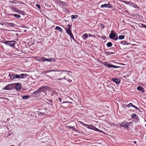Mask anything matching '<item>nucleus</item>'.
<instances>
[{
    "label": "nucleus",
    "instance_id": "nucleus-7",
    "mask_svg": "<svg viewBox=\"0 0 146 146\" xmlns=\"http://www.w3.org/2000/svg\"><path fill=\"white\" fill-rule=\"evenodd\" d=\"M130 123L126 122H123L121 124V126L125 128H128L129 127Z\"/></svg>",
    "mask_w": 146,
    "mask_h": 146
},
{
    "label": "nucleus",
    "instance_id": "nucleus-46",
    "mask_svg": "<svg viewBox=\"0 0 146 146\" xmlns=\"http://www.w3.org/2000/svg\"><path fill=\"white\" fill-rule=\"evenodd\" d=\"M133 7H134L135 8H137V5L136 4H135L133 3Z\"/></svg>",
    "mask_w": 146,
    "mask_h": 146
},
{
    "label": "nucleus",
    "instance_id": "nucleus-21",
    "mask_svg": "<svg viewBox=\"0 0 146 146\" xmlns=\"http://www.w3.org/2000/svg\"><path fill=\"white\" fill-rule=\"evenodd\" d=\"M29 98V95H24L22 96V98L23 99L26 100Z\"/></svg>",
    "mask_w": 146,
    "mask_h": 146
},
{
    "label": "nucleus",
    "instance_id": "nucleus-17",
    "mask_svg": "<svg viewBox=\"0 0 146 146\" xmlns=\"http://www.w3.org/2000/svg\"><path fill=\"white\" fill-rule=\"evenodd\" d=\"M112 80L115 82L117 84H118L120 83L119 80L117 79L113 78Z\"/></svg>",
    "mask_w": 146,
    "mask_h": 146
},
{
    "label": "nucleus",
    "instance_id": "nucleus-52",
    "mask_svg": "<svg viewBox=\"0 0 146 146\" xmlns=\"http://www.w3.org/2000/svg\"><path fill=\"white\" fill-rule=\"evenodd\" d=\"M52 61H53V62H55V59H53L52 58Z\"/></svg>",
    "mask_w": 146,
    "mask_h": 146
},
{
    "label": "nucleus",
    "instance_id": "nucleus-55",
    "mask_svg": "<svg viewBox=\"0 0 146 146\" xmlns=\"http://www.w3.org/2000/svg\"><path fill=\"white\" fill-rule=\"evenodd\" d=\"M136 142L135 141H134V143H136Z\"/></svg>",
    "mask_w": 146,
    "mask_h": 146
},
{
    "label": "nucleus",
    "instance_id": "nucleus-22",
    "mask_svg": "<svg viewBox=\"0 0 146 146\" xmlns=\"http://www.w3.org/2000/svg\"><path fill=\"white\" fill-rule=\"evenodd\" d=\"M56 30H58L59 32H62V29L58 26H56L55 28Z\"/></svg>",
    "mask_w": 146,
    "mask_h": 146
},
{
    "label": "nucleus",
    "instance_id": "nucleus-4",
    "mask_svg": "<svg viewBox=\"0 0 146 146\" xmlns=\"http://www.w3.org/2000/svg\"><path fill=\"white\" fill-rule=\"evenodd\" d=\"M4 43L6 45L10 46L13 48L15 47V44L16 43V41L14 40L13 41H7L5 40Z\"/></svg>",
    "mask_w": 146,
    "mask_h": 146
},
{
    "label": "nucleus",
    "instance_id": "nucleus-19",
    "mask_svg": "<svg viewBox=\"0 0 146 146\" xmlns=\"http://www.w3.org/2000/svg\"><path fill=\"white\" fill-rule=\"evenodd\" d=\"M51 72V70H46L42 72V74H46L48 72Z\"/></svg>",
    "mask_w": 146,
    "mask_h": 146
},
{
    "label": "nucleus",
    "instance_id": "nucleus-31",
    "mask_svg": "<svg viewBox=\"0 0 146 146\" xmlns=\"http://www.w3.org/2000/svg\"><path fill=\"white\" fill-rule=\"evenodd\" d=\"M67 127L69 129H75V127H74V126H67Z\"/></svg>",
    "mask_w": 146,
    "mask_h": 146
},
{
    "label": "nucleus",
    "instance_id": "nucleus-29",
    "mask_svg": "<svg viewBox=\"0 0 146 146\" xmlns=\"http://www.w3.org/2000/svg\"><path fill=\"white\" fill-rule=\"evenodd\" d=\"M124 36L123 35H120L119 36V39H123L124 38Z\"/></svg>",
    "mask_w": 146,
    "mask_h": 146
},
{
    "label": "nucleus",
    "instance_id": "nucleus-42",
    "mask_svg": "<svg viewBox=\"0 0 146 146\" xmlns=\"http://www.w3.org/2000/svg\"><path fill=\"white\" fill-rule=\"evenodd\" d=\"M141 25L142 27H143L146 29V25H145L143 24H141Z\"/></svg>",
    "mask_w": 146,
    "mask_h": 146
},
{
    "label": "nucleus",
    "instance_id": "nucleus-16",
    "mask_svg": "<svg viewBox=\"0 0 146 146\" xmlns=\"http://www.w3.org/2000/svg\"><path fill=\"white\" fill-rule=\"evenodd\" d=\"M121 43L122 44L128 45L130 44L128 42L126 41H122L121 42Z\"/></svg>",
    "mask_w": 146,
    "mask_h": 146
},
{
    "label": "nucleus",
    "instance_id": "nucleus-44",
    "mask_svg": "<svg viewBox=\"0 0 146 146\" xmlns=\"http://www.w3.org/2000/svg\"><path fill=\"white\" fill-rule=\"evenodd\" d=\"M62 72H68L69 73H70V72H71V71H68V70H62Z\"/></svg>",
    "mask_w": 146,
    "mask_h": 146
},
{
    "label": "nucleus",
    "instance_id": "nucleus-6",
    "mask_svg": "<svg viewBox=\"0 0 146 146\" xmlns=\"http://www.w3.org/2000/svg\"><path fill=\"white\" fill-rule=\"evenodd\" d=\"M88 129H91L94 130L96 131H100L101 132H103V131L99 129L98 128H96L94 125H88Z\"/></svg>",
    "mask_w": 146,
    "mask_h": 146
},
{
    "label": "nucleus",
    "instance_id": "nucleus-18",
    "mask_svg": "<svg viewBox=\"0 0 146 146\" xmlns=\"http://www.w3.org/2000/svg\"><path fill=\"white\" fill-rule=\"evenodd\" d=\"M10 15H13L15 17H16V18H20L21 17V16L20 15H18V14H10Z\"/></svg>",
    "mask_w": 146,
    "mask_h": 146
},
{
    "label": "nucleus",
    "instance_id": "nucleus-39",
    "mask_svg": "<svg viewBox=\"0 0 146 146\" xmlns=\"http://www.w3.org/2000/svg\"><path fill=\"white\" fill-rule=\"evenodd\" d=\"M15 78H20L19 75L17 74H15Z\"/></svg>",
    "mask_w": 146,
    "mask_h": 146
},
{
    "label": "nucleus",
    "instance_id": "nucleus-11",
    "mask_svg": "<svg viewBox=\"0 0 146 146\" xmlns=\"http://www.w3.org/2000/svg\"><path fill=\"white\" fill-rule=\"evenodd\" d=\"M9 76L10 78V79L13 80L15 78V74H9Z\"/></svg>",
    "mask_w": 146,
    "mask_h": 146
},
{
    "label": "nucleus",
    "instance_id": "nucleus-51",
    "mask_svg": "<svg viewBox=\"0 0 146 146\" xmlns=\"http://www.w3.org/2000/svg\"><path fill=\"white\" fill-rule=\"evenodd\" d=\"M80 123L81 124H83V125H85V124H84L83 122H81L80 121Z\"/></svg>",
    "mask_w": 146,
    "mask_h": 146
},
{
    "label": "nucleus",
    "instance_id": "nucleus-25",
    "mask_svg": "<svg viewBox=\"0 0 146 146\" xmlns=\"http://www.w3.org/2000/svg\"><path fill=\"white\" fill-rule=\"evenodd\" d=\"M104 65L106 66L107 67H110L111 64H108V63L105 62L104 64Z\"/></svg>",
    "mask_w": 146,
    "mask_h": 146
},
{
    "label": "nucleus",
    "instance_id": "nucleus-57",
    "mask_svg": "<svg viewBox=\"0 0 146 146\" xmlns=\"http://www.w3.org/2000/svg\"><path fill=\"white\" fill-rule=\"evenodd\" d=\"M145 126H146V124H145Z\"/></svg>",
    "mask_w": 146,
    "mask_h": 146
},
{
    "label": "nucleus",
    "instance_id": "nucleus-32",
    "mask_svg": "<svg viewBox=\"0 0 146 146\" xmlns=\"http://www.w3.org/2000/svg\"><path fill=\"white\" fill-rule=\"evenodd\" d=\"M128 4L129 5H131L132 7H133V3L131 2H128Z\"/></svg>",
    "mask_w": 146,
    "mask_h": 146
},
{
    "label": "nucleus",
    "instance_id": "nucleus-5",
    "mask_svg": "<svg viewBox=\"0 0 146 146\" xmlns=\"http://www.w3.org/2000/svg\"><path fill=\"white\" fill-rule=\"evenodd\" d=\"M14 87V83L9 84L6 85L5 87H3L2 89L3 90H11Z\"/></svg>",
    "mask_w": 146,
    "mask_h": 146
},
{
    "label": "nucleus",
    "instance_id": "nucleus-41",
    "mask_svg": "<svg viewBox=\"0 0 146 146\" xmlns=\"http://www.w3.org/2000/svg\"><path fill=\"white\" fill-rule=\"evenodd\" d=\"M52 60V58H48V61L49 62H51Z\"/></svg>",
    "mask_w": 146,
    "mask_h": 146
},
{
    "label": "nucleus",
    "instance_id": "nucleus-12",
    "mask_svg": "<svg viewBox=\"0 0 146 146\" xmlns=\"http://www.w3.org/2000/svg\"><path fill=\"white\" fill-rule=\"evenodd\" d=\"M11 9L13 10V11H15L19 13H21V12L22 11H21L20 10L17 9L13 7H11Z\"/></svg>",
    "mask_w": 146,
    "mask_h": 146
},
{
    "label": "nucleus",
    "instance_id": "nucleus-30",
    "mask_svg": "<svg viewBox=\"0 0 146 146\" xmlns=\"http://www.w3.org/2000/svg\"><path fill=\"white\" fill-rule=\"evenodd\" d=\"M137 116L136 114L135 113L131 115V117L133 119L135 118Z\"/></svg>",
    "mask_w": 146,
    "mask_h": 146
},
{
    "label": "nucleus",
    "instance_id": "nucleus-54",
    "mask_svg": "<svg viewBox=\"0 0 146 146\" xmlns=\"http://www.w3.org/2000/svg\"><path fill=\"white\" fill-rule=\"evenodd\" d=\"M24 32H26V30H24Z\"/></svg>",
    "mask_w": 146,
    "mask_h": 146
},
{
    "label": "nucleus",
    "instance_id": "nucleus-50",
    "mask_svg": "<svg viewBox=\"0 0 146 146\" xmlns=\"http://www.w3.org/2000/svg\"><path fill=\"white\" fill-rule=\"evenodd\" d=\"M63 79V78H61L57 79V80H62Z\"/></svg>",
    "mask_w": 146,
    "mask_h": 146
},
{
    "label": "nucleus",
    "instance_id": "nucleus-26",
    "mask_svg": "<svg viewBox=\"0 0 146 146\" xmlns=\"http://www.w3.org/2000/svg\"><path fill=\"white\" fill-rule=\"evenodd\" d=\"M106 45L108 47H110L112 46V44L111 42H109Z\"/></svg>",
    "mask_w": 146,
    "mask_h": 146
},
{
    "label": "nucleus",
    "instance_id": "nucleus-49",
    "mask_svg": "<svg viewBox=\"0 0 146 146\" xmlns=\"http://www.w3.org/2000/svg\"><path fill=\"white\" fill-rule=\"evenodd\" d=\"M58 99V100H59L60 102H61L62 99L60 98H59Z\"/></svg>",
    "mask_w": 146,
    "mask_h": 146
},
{
    "label": "nucleus",
    "instance_id": "nucleus-35",
    "mask_svg": "<svg viewBox=\"0 0 146 146\" xmlns=\"http://www.w3.org/2000/svg\"><path fill=\"white\" fill-rule=\"evenodd\" d=\"M62 71V70H51V72H61Z\"/></svg>",
    "mask_w": 146,
    "mask_h": 146
},
{
    "label": "nucleus",
    "instance_id": "nucleus-45",
    "mask_svg": "<svg viewBox=\"0 0 146 146\" xmlns=\"http://www.w3.org/2000/svg\"><path fill=\"white\" fill-rule=\"evenodd\" d=\"M93 36H94V35H92L90 34H89V37H92Z\"/></svg>",
    "mask_w": 146,
    "mask_h": 146
},
{
    "label": "nucleus",
    "instance_id": "nucleus-24",
    "mask_svg": "<svg viewBox=\"0 0 146 146\" xmlns=\"http://www.w3.org/2000/svg\"><path fill=\"white\" fill-rule=\"evenodd\" d=\"M9 2L11 3H13L14 4H17V3H18L19 2L17 0H15L14 1H10Z\"/></svg>",
    "mask_w": 146,
    "mask_h": 146
},
{
    "label": "nucleus",
    "instance_id": "nucleus-23",
    "mask_svg": "<svg viewBox=\"0 0 146 146\" xmlns=\"http://www.w3.org/2000/svg\"><path fill=\"white\" fill-rule=\"evenodd\" d=\"M78 17L77 15H72L71 16V17L72 19H75L77 18Z\"/></svg>",
    "mask_w": 146,
    "mask_h": 146
},
{
    "label": "nucleus",
    "instance_id": "nucleus-43",
    "mask_svg": "<svg viewBox=\"0 0 146 146\" xmlns=\"http://www.w3.org/2000/svg\"><path fill=\"white\" fill-rule=\"evenodd\" d=\"M133 107H134V108L136 109V110H138L139 111H140L139 110V108L135 106H134V105H133Z\"/></svg>",
    "mask_w": 146,
    "mask_h": 146
},
{
    "label": "nucleus",
    "instance_id": "nucleus-38",
    "mask_svg": "<svg viewBox=\"0 0 146 146\" xmlns=\"http://www.w3.org/2000/svg\"><path fill=\"white\" fill-rule=\"evenodd\" d=\"M38 114L39 115H43V114L44 113V112L42 113L40 111L38 112Z\"/></svg>",
    "mask_w": 146,
    "mask_h": 146
},
{
    "label": "nucleus",
    "instance_id": "nucleus-2",
    "mask_svg": "<svg viewBox=\"0 0 146 146\" xmlns=\"http://www.w3.org/2000/svg\"><path fill=\"white\" fill-rule=\"evenodd\" d=\"M62 75V77H63V79L64 80H67L69 82H70L72 81V80H70L72 79V77L69 74H67L65 73H61L60 74Z\"/></svg>",
    "mask_w": 146,
    "mask_h": 146
},
{
    "label": "nucleus",
    "instance_id": "nucleus-34",
    "mask_svg": "<svg viewBox=\"0 0 146 146\" xmlns=\"http://www.w3.org/2000/svg\"><path fill=\"white\" fill-rule=\"evenodd\" d=\"M119 67V66H114V65H111L110 67H112L113 68H118Z\"/></svg>",
    "mask_w": 146,
    "mask_h": 146
},
{
    "label": "nucleus",
    "instance_id": "nucleus-1",
    "mask_svg": "<svg viewBox=\"0 0 146 146\" xmlns=\"http://www.w3.org/2000/svg\"><path fill=\"white\" fill-rule=\"evenodd\" d=\"M47 90H49L48 87V86H42L39 88L37 91H35L34 93L35 94H38L42 92L44 93H46Z\"/></svg>",
    "mask_w": 146,
    "mask_h": 146
},
{
    "label": "nucleus",
    "instance_id": "nucleus-47",
    "mask_svg": "<svg viewBox=\"0 0 146 146\" xmlns=\"http://www.w3.org/2000/svg\"><path fill=\"white\" fill-rule=\"evenodd\" d=\"M107 53H109V54H114V53L113 52H111L110 53H109V52H108Z\"/></svg>",
    "mask_w": 146,
    "mask_h": 146
},
{
    "label": "nucleus",
    "instance_id": "nucleus-27",
    "mask_svg": "<svg viewBox=\"0 0 146 146\" xmlns=\"http://www.w3.org/2000/svg\"><path fill=\"white\" fill-rule=\"evenodd\" d=\"M8 25L12 27H13L15 25L13 23H8Z\"/></svg>",
    "mask_w": 146,
    "mask_h": 146
},
{
    "label": "nucleus",
    "instance_id": "nucleus-40",
    "mask_svg": "<svg viewBox=\"0 0 146 146\" xmlns=\"http://www.w3.org/2000/svg\"><path fill=\"white\" fill-rule=\"evenodd\" d=\"M36 5L39 9H41L40 6V5L36 4Z\"/></svg>",
    "mask_w": 146,
    "mask_h": 146
},
{
    "label": "nucleus",
    "instance_id": "nucleus-10",
    "mask_svg": "<svg viewBox=\"0 0 146 146\" xmlns=\"http://www.w3.org/2000/svg\"><path fill=\"white\" fill-rule=\"evenodd\" d=\"M111 5L110 3H108V4H105L104 5H102L101 6V7H108L110 8Z\"/></svg>",
    "mask_w": 146,
    "mask_h": 146
},
{
    "label": "nucleus",
    "instance_id": "nucleus-14",
    "mask_svg": "<svg viewBox=\"0 0 146 146\" xmlns=\"http://www.w3.org/2000/svg\"><path fill=\"white\" fill-rule=\"evenodd\" d=\"M40 61L41 60L42 61L44 62L46 61H48V58H46L43 57H41L39 58Z\"/></svg>",
    "mask_w": 146,
    "mask_h": 146
},
{
    "label": "nucleus",
    "instance_id": "nucleus-9",
    "mask_svg": "<svg viewBox=\"0 0 146 146\" xmlns=\"http://www.w3.org/2000/svg\"><path fill=\"white\" fill-rule=\"evenodd\" d=\"M137 89L138 90L141 91L143 93H144L145 92L144 88L140 86H138L137 87Z\"/></svg>",
    "mask_w": 146,
    "mask_h": 146
},
{
    "label": "nucleus",
    "instance_id": "nucleus-48",
    "mask_svg": "<svg viewBox=\"0 0 146 146\" xmlns=\"http://www.w3.org/2000/svg\"><path fill=\"white\" fill-rule=\"evenodd\" d=\"M68 29H70V28L71 27V25H70L69 24L68 25Z\"/></svg>",
    "mask_w": 146,
    "mask_h": 146
},
{
    "label": "nucleus",
    "instance_id": "nucleus-8",
    "mask_svg": "<svg viewBox=\"0 0 146 146\" xmlns=\"http://www.w3.org/2000/svg\"><path fill=\"white\" fill-rule=\"evenodd\" d=\"M14 86H15V89L19 91L21 87V84L19 83H14Z\"/></svg>",
    "mask_w": 146,
    "mask_h": 146
},
{
    "label": "nucleus",
    "instance_id": "nucleus-28",
    "mask_svg": "<svg viewBox=\"0 0 146 146\" xmlns=\"http://www.w3.org/2000/svg\"><path fill=\"white\" fill-rule=\"evenodd\" d=\"M69 36H70V37L72 39L74 40V41L75 40V39H74V35L72 33L71 34H70V35H69Z\"/></svg>",
    "mask_w": 146,
    "mask_h": 146
},
{
    "label": "nucleus",
    "instance_id": "nucleus-36",
    "mask_svg": "<svg viewBox=\"0 0 146 146\" xmlns=\"http://www.w3.org/2000/svg\"><path fill=\"white\" fill-rule=\"evenodd\" d=\"M59 2H60V3L62 4L63 5H66V3H65L64 2H62V1H60Z\"/></svg>",
    "mask_w": 146,
    "mask_h": 146
},
{
    "label": "nucleus",
    "instance_id": "nucleus-20",
    "mask_svg": "<svg viewBox=\"0 0 146 146\" xmlns=\"http://www.w3.org/2000/svg\"><path fill=\"white\" fill-rule=\"evenodd\" d=\"M66 33L69 35L72 33L71 31L70 30V29H66Z\"/></svg>",
    "mask_w": 146,
    "mask_h": 146
},
{
    "label": "nucleus",
    "instance_id": "nucleus-58",
    "mask_svg": "<svg viewBox=\"0 0 146 146\" xmlns=\"http://www.w3.org/2000/svg\"><path fill=\"white\" fill-rule=\"evenodd\" d=\"M108 86V87H109V86Z\"/></svg>",
    "mask_w": 146,
    "mask_h": 146
},
{
    "label": "nucleus",
    "instance_id": "nucleus-53",
    "mask_svg": "<svg viewBox=\"0 0 146 146\" xmlns=\"http://www.w3.org/2000/svg\"><path fill=\"white\" fill-rule=\"evenodd\" d=\"M101 26L102 27H104V25L102 24L101 25Z\"/></svg>",
    "mask_w": 146,
    "mask_h": 146
},
{
    "label": "nucleus",
    "instance_id": "nucleus-33",
    "mask_svg": "<svg viewBox=\"0 0 146 146\" xmlns=\"http://www.w3.org/2000/svg\"><path fill=\"white\" fill-rule=\"evenodd\" d=\"M127 106L128 107H129L131 106L133 107V105L132 103H130L128 104Z\"/></svg>",
    "mask_w": 146,
    "mask_h": 146
},
{
    "label": "nucleus",
    "instance_id": "nucleus-37",
    "mask_svg": "<svg viewBox=\"0 0 146 146\" xmlns=\"http://www.w3.org/2000/svg\"><path fill=\"white\" fill-rule=\"evenodd\" d=\"M135 121L136 122H138V121H139V118L137 116L135 118Z\"/></svg>",
    "mask_w": 146,
    "mask_h": 146
},
{
    "label": "nucleus",
    "instance_id": "nucleus-56",
    "mask_svg": "<svg viewBox=\"0 0 146 146\" xmlns=\"http://www.w3.org/2000/svg\"><path fill=\"white\" fill-rule=\"evenodd\" d=\"M48 77H49L50 78H51V77H50V76H48Z\"/></svg>",
    "mask_w": 146,
    "mask_h": 146
},
{
    "label": "nucleus",
    "instance_id": "nucleus-3",
    "mask_svg": "<svg viewBox=\"0 0 146 146\" xmlns=\"http://www.w3.org/2000/svg\"><path fill=\"white\" fill-rule=\"evenodd\" d=\"M109 37L111 39H113L114 40H117L118 38L117 36V34L113 32V31L112 30L111 33L109 35Z\"/></svg>",
    "mask_w": 146,
    "mask_h": 146
},
{
    "label": "nucleus",
    "instance_id": "nucleus-15",
    "mask_svg": "<svg viewBox=\"0 0 146 146\" xmlns=\"http://www.w3.org/2000/svg\"><path fill=\"white\" fill-rule=\"evenodd\" d=\"M20 78H23L25 77H27V74H19Z\"/></svg>",
    "mask_w": 146,
    "mask_h": 146
},
{
    "label": "nucleus",
    "instance_id": "nucleus-13",
    "mask_svg": "<svg viewBox=\"0 0 146 146\" xmlns=\"http://www.w3.org/2000/svg\"><path fill=\"white\" fill-rule=\"evenodd\" d=\"M88 36V35L87 33H84L82 36V38L84 40H86Z\"/></svg>",
    "mask_w": 146,
    "mask_h": 146
}]
</instances>
